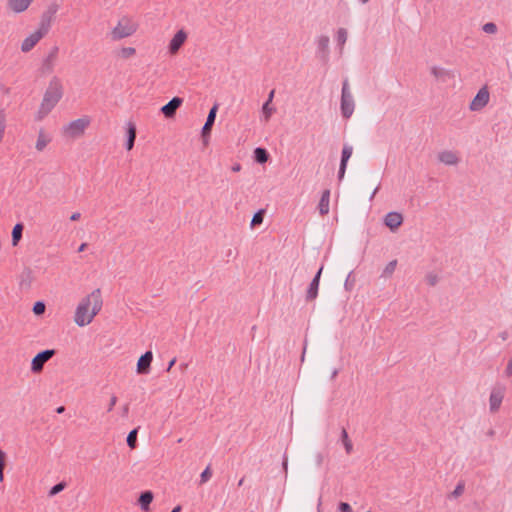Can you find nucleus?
<instances>
[{
  "label": "nucleus",
  "instance_id": "obj_1",
  "mask_svg": "<svg viewBox=\"0 0 512 512\" xmlns=\"http://www.w3.org/2000/svg\"><path fill=\"white\" fill-rule=\"evenodd\" d=\"M103 305L100 289L93 290L89 295L82 298L77 305L74 321L84 327L90 324L94 317L101 311Z\"/></svg>",
  "mask_w": 512,
  "mask_h": 512
},
{
  "label": "nucleus",
  "instance_id": "obj_2",
  "mask_svg": "<svg viewBox=\"0 0 512 512\" xmlns=\"http://www.w3.org/2000/svg\"><path fill=\"white\" fill-rule=\"evenodd\" d=\"M62 81L54 76L49 82L37 112V120L45 118L63 97Z\"/></svg>",
  "mask_w": 512,
  "mask_h": 512
},
{
  "label": "nucleus",
  "instance_id": "obj_3",
  "mask_svg": "<svg viewBox=\"0 0 512 512\" xmlns=\"http://www.w3.org/2000/svg\"><path fill=\"white\" fill-rule=\"evenodd\" d=\"M59 10V5L56 2L50 3L47 8L41 13L37 29L34 31V46L44 38L50 28L56 13Z\"/></svg>",
  "mask_w": 512,
  "mask_h": 512
},
{
  "label": "nucleus",
  "instance_id": "obj_4",
  "mask_svg": "<svg viewBox=\"0 0 512 512\" xmlns=\"http://www.w3.org/2000/svg\"><path fill=\"white\" fill-rule=\"evenodd\" d=\"M137 30L136 24L128 17H123L111 31V38L114 41L133 35Z\"/></svg>",
  "mask_w": 512,
  "mask_h": 512
},
{
  "label": "nucleus",
  "instance_id": "obj_5",
  "mask_svg": "<svg viewBox=\"0 0 512 512\" xmlns=\"http://www.w3.org/2000/svg\"><path fill=\"white\" fill-rule=\"evenodd\" d=\"M355 108L353 95L349 89V82L347 79L343 81L341 92L340 109L343 118L348 119L352 116Z\"/></svg>",
  "mask_w": 512,
  "mask_h": 512
},
{
  "label": "nucleus",
  "instance_id": "obj_6",
  "mask_svg": "<svg viewBox=\"0 0 512 512\" xmlns=\"http://www.w3.org/2000/svg\"><path fill=\"white\" fill-rule=\"evenodd\" d=\"M91 123L89 116H83L76 120L71 121L63 127V133L71 138H77L84 134L85 130Z\"/></svg>",
  "mask_w": 512,
  "mask_h": 512
},
{
  "label": "nucleus",
  "instance_id": "obj_7",
  "mask_svg": "<svg viewBox=\"0 0 512 512\" xmlns=\"http://www.w3.org/2000/svg\"><path fill=\"white\" fill-rule=\"evenodd\" d=\"M218 111V104H214L213 107L209 110L208 116L206 118V122L201 130V138L204 146L209 144L210 135L212 131V127L215 123L216 115Z\"/></svg>",
  "mask_w": 512,
  "mask_h": 512
},
{
  "label": "nucleus",
  "instance_id": "obj_8",
  "mask_svg": "<svg viewBox=\"0 0 512 512\" xmlns=\"http://www.w3.org/2000/svg\"><path fill=\"white\" fill-rule=\"evenodd\" d=\"M490 93L487 86H483L479 89L473 100L469 105L471 111L482 110L489 102Z\"/></svg>",
  "mask_w": 512,
  "mask_h": 512
},
{
  "label": "nucleus",
  "instance_id": "obj_9",
  "mask_svg": "<svg viewBox=\"0 0 512 512\" xmlns=\"http://www.w3.org/2000/svg\"><path fill=\"white\" fill-rule=\"evenodd\" d=\"M58 51V47L53 46L48 55L43 59L41 66L39 68V73L41 75H47L53 72L57 60Z\"/></svg>",
  "mask_w": 512,
  "mask_h": 512
},
{
  "label": "nucleus",
  "instance_id": "obj_10",
  "mask_svg": "<svg viewBox=\"0 0 512 512\" xmlns=\"http://www.w3.org/2000/svg\"><path fill=\"white\" fill-rule=\"evenodd\" d=\"M56 354L55 349H46L34 356V373H40L43 366Z\"/></svg>",
  "mask_w": 512,
  "mask_h": 512
},
{
  "label": "nucleus",
  "instance_id": "obj_11",
  "mask_svg": "<svg viewBox=\"0 0 512 512\" xmlns=\"http://www.w3.org/2000/svg\"><path fill=\"white\" fill-rule=\"evenodd\" d=\"M329 43L330 39L326 35H321L317 39L316 55L323 63H327L329 60Z\"/></svg>",
  "mask_w": 512,
  "mask_h": 512
},
{
  "label": "nucleus",
  "instance_id": "obj_12",
  "mask_svg": "<svg viewBox=\"0 0 512 512\" xmlns=\"http://www.w3.org/2000/svg\"><path fill=\"white\" fill-rule=\"evenodd\" d=\"M352 153H353V146L350 144H344L343 148H342V152H341V160H340V166H339V170H338L339 181H341L344 178V175H345V172L347 169V164H348L350 157L352 156Z\"/></svg>",
  "mask_w": 512,
  "mask_h": 512
},
{
  "label": "nucleus",
  "instance_id": "obj_13",
  "mask_svg": "<svg viewBox=\"0 0 512 512\" xmlns=\"http://www.w3.org/2000/svg\"><path fill=\"white\" fill-rule=\"evenodd\" d=\"M153 361V353L152 351H146L137 362V373L141 375H146L150 372L151 363Z\"/></svg>",
  "mask_w": 512,
  "mask_h": 512
},
{
  "label": "nucleus",
  "instance_id": "obj_14",
  "mask_svg": "<svg viewBox=\"0 0 512 512\" xmlns=\"http://www.w3.org/2000/svg\"><path fill=\"white\" fill-rule=\"evenodd\" d=\"M183 99L180 97H173L167 104L161 107L160 111L166 118H172L177 109L182 105Z\"/></svg>",
  "mask_w": 512,
  "mask_h": 512
},
{
  "label": "nucleus",
  "instance_id": "obj_15",
  "mask_svg": "<svg viewBox=\"0 0 512 512\" xmlns=\"http://www.w3.org/2000/svg\"><path fill=\"white\" fill-rule=\"evenodd\" d=\"M322 271H323V266H321L319 268V270L315 274L314 278L312 279L311 283L309 284V287H308L307 293H306L307 301H312V300L316 299V297L318 295V289H319V283H320Z\"/></svg>",
  "mask_w": 512,
  "mask_h": 512
},
{
  "label": "nucleus",
  "instance_id": "obj_16",
  "mask_svg": "<svg viewBox=\"0 0 512 512\" xmlns=\"http://www.w3.org/2000/svg\"><path fill=\"white\" fill-rule=\"evenodd\" d=\"M504 398V390L502 388H494L489 398L490 411L495 413L499 410Z\"/></svg>",
  "mask_w": 512,
  "mask_h": 512
},
{
  "label": "nucleus",
  "instance_id": "obj_17",
  "mask_svg": "<svg viewBox=\"0 0 512 512\" xmlns=\"http://www.w3.org/2000/svg\"><path fill=\"white\" fill-rule=\"evenodd\" d=\"M187 39V34L183 30H179L171 39L169 43V52L176 54Z\"/></svg>",
  "mask_w": 512,
  "mask_h": 512
},
{
  "label": "nucleus",
  "instance_id": "obj_18",
  "mask_svg": "<svg viewBox=\"0 0 512 512\" xmlns=\"http://www.w3.org/2000/svg\"><path fill=\"white\" fill-rule=\"evenodd\" d=\"M403 222V217L398 212H389L384 219V223L387 227H389L392 231L396 230L401 226Z\"/></svg>",
  "mask_w": 512,
  "mask_h": 512
},
{
  "label": "nucleus",
  "instance_id": "obj_19",
  "mask_svg": "<svg viewBox=\"0 0 512 512\" xmlns=\"http://www.w3.org/2000/svg\"><path fill=\"white\" fill-rule=\"evenodd\" d=\"M274 95H275V90L273 89L270 91L267 100L264 102V104L262 106V114H263L266 122L269 121L272 114L275 112V108L273 106H271Z\"/></svg>",
  "mask_w": 512,
  "mask_h": 512
},
{
  "label": "nucleus",
  "instance_id": "obj_20",
  "mask_svg": "<svg viewBox=\"0 0 512 512\" xmlns=\"http://www.w3.org/2000/svg\"><path fill=\"white\" fill-rule=\"evenodd\" d=\"M438 159L446 165H456L459 162L457 154L451 150H445L439 153Z\"/></svg>",
  "mask_w": 512,
  "mask_h": 512
},
{
  "label": "nucleus",
  "instance_id": "obj_21",
  "mask_svg": "<svg viewBox=\"0 0 512 512\" xmlns=\"http://www.w3.org/2000/svg\"><path fill=\"white\" fill-rule=\"evenodd\" d=\"M329 203H330V190L326 189L322 192L319 204H318V210L319 213L324 216L329 213Z\"/></svg>",
  "mask_w": 512,
  "mask_h": 512
},
{
  "label": "nucleus",
  "instance_id": "obj_22",
  "mask_svg": "<svg viewBox=\"0 0 512 512\" xmlns=\"http://www.w3.org/2000/svg\"><path fill=\"white\" fill-rule=\"evenodd\" d=\"M32 0H8V7L15 13H21L25 11Z\"/></svg>",
  "mask_w": 512,
  "mask_h": 512
},
{
  "label": "nucleus",
  "instance_id": "obj_23",
  "mask_svg": "<svg viewBox=\"0 0 512 512\" xmlns=\"http://www.w3.org/2000/svg\"><path fill=\"white\" fill-rule=\"evenodd\" d=\"M153 501V493L149 490L144 491L140 494L138 503L142 510L148 511L151 502Z\"/></svg>",
  "mask_w": 512,
  "mask_h": 512
},
{
  "label": "nucleus",
  "instance_id": "obj_24",
  "mask_svg": "<svg viewBox=\"0 0 512 512\" xmlns=\"http://www.w3.org/2000/svg\"><path fill=\"white\" fill-rule=\"evenodd\" d=\"M136 139V126L134 123L129 122L127 128V141H126V149L131 150L134 147Z\"/></svg>",
  "mask_w": 512,
  "mask_h": 512
},
{
  "label": "nucleus",
  "instance_id": "obj_25",
  "mask_svg": "<svg viewBox=\"0 0 512 512\" xmlns=\"http://www.w3.org/2000/svg\"><path fill=\"white\" fill-rule=\"evenodd\" d=\"M254 159L259 164H264L269 159V153L265 148L257 147L254 150Z\"/></svg>",
  "mask_w": 512,
  "mask_h": 512
},
{
  "label": "nucleus",
  "instance_id": "obj_26",
  "mask_svg": "<svg viewBox=\"0 0 512 512\" xmlns=\"http://www.w3.org/2000/svg\"><path fill=\"white\" fill-rule=\"evenodd\" d=\"M24 225L22 223H17L12 230V245L17 246L19 241L22 238Z\"/></svg>",
  "mask_w": 512,
  "mask_h": 512
},
{
  "label": "nucleus",
  "instance_id": "obj_27",
  "mask_svg": "<svg viewBox=\"0 0 512 512\" xmlns=\"http://www.w3.org/2000/svg\"><path fill=\"white\" fill-rule=\"evenodd\" d=\"M32 283L31 272L26 270L21 275L20 288L22 290H29Z\"/></svg>",
  "mask_w": 512,
  "mask_h": 512
},
{
  "label": "nucleus",
  "instance_id": "obj_28",
  "mask_svg": "<svg viewBox=\"0 0 512 512\" xmlns=\"http://www.w3.org/2000/svg\"><path fill=\"white\" fill-rule=\"evenodd\" d=\"M431 74L435 76L437 79L446 80V78L451 77L450 71L439 68V67H432L431 68Z\"/></svg>",
  "mask_w": 512,
  "mask_h": 512
},
{
  "label": "nucleus",
  "instance_id": "obj_29",
  "mask_svg": "<svg viewBox=\"0 0 512 512\" xmlns=\"http://www.w3.org/2000/svg\"><path fill=\"white\" fill-rule=\"evenodd\" d=\"M341 440H342L343 445L345 447L346 453L350 454L352 452V450H353V445H352V442L350 441V439L348 437V433H347L345 428L342 429Z\"/></svg>",
  "mask_w": 512,
  "mask_h": 512
},
{
  "label": "nucleus",
  "instance_id": "obj_30",
  "mask_svg": "<svg viewBox=\"0 0 512 512\" xmlns=\"http://www.w3.org/2000/svg\"><path fill=\"white\" fill-rule=\"evenodd\" d=\"M265 211L263 209L258 210L252 217L251 227L254 228L262 224L264 220Z\"/></svg>",
  "mask_w": 512,
  "mask_h": 512
},
{
  "label": "nucleus",
  "instance_id": "obj_31",
  "mask_svg": "<svg viewBox=\"0 0 512 512\" xmlns=\"http://www.w3.org/2000/svg\"><path fill=\"white\" fill-rule=\"evenodd\" d=\"M139 428H135L131 430L127 436V445L131 449H135L137 446V435H138Z\"/></svg>",
  "mask_w": 512,
  "mask_h": 512
},
{
  "label": "nucleus",
  "instance_id": "obj_32",
  "mask_svg": "<svg viewBox=\"0 0 512 512\" xmlns=\"http://www.w3.org/2000/svg\"><path fill=\"white\" fill-rule=\"evenodd\" d=\"M347 30L345 28H339L337 31L336 41L340 49L343 48L347 41Z\"/></svg>",
  "mask_w": 512,
  "mask_h": 512
},
{
  "label": "nucleus",
  "instance_id": "obj_33",
  "mask_svg": "<svg viewBox=\"0 0 512 512\" xmlns=\"http://www.w3.org/2000/svg\"><path fill=\"white\" fill-rule=\"evenodd\" d=\"M50 140L51 138L41 131L37 139L36 148L38 150H43L46 147V145L50 142Z\"/></svg>",
  "mask_w": 512,
  "mask_h": 512
},
{
  "label": "nucleus",
  "instance_id": "obj_34",
  "mask_svg": "<svg viewBox=\"0 0 512 512\" xmlns=\"http://www.w3.org/2000/svg\"><path fill=\"white\" fill-rule=\"evenodd\" d=\"M396 266H397V260L390 261L384 268L382 276H384V277L391 276L394 273Z\"/></svg>",
  "mask_w": 512,
  "mask_h": 512
},
{
  "label": "nucleus",
  "instance_id": "obj_35",
  "mask_svg": "<svg viewBox=\"0 0 512 512\" xmlns=\"http://www.w3.org/2000/svg\"><path fill=\"white\" fill-rule=\"evenodd\" d=\"M6 453L0 448V482L4 479V468L6 466Z\"/></svg>",
  "mask_w": 512,
  "mask_h": 512
},
{
  "label": "nucleus",
  "instance_id": "obj_36",
  "mask_svg": "<svg viewBox=\"0 0 512 512\" xmlns=\"http://www.w3.org/2000/svg\"><path fill=\"white\" fill-rule=\"evenodd\" d=\"M482 30L487 34H495L498 31L497 25L493 22L485 23Z\"/></svg>",
  "mask_w": 512,
  "mask_h": 512
},
{
  "label": "nucleus",
  "instance_id": "obj_37",
  "mask_svg": "<svg viewBox=\"0 0 512 512\" xmlns=\"http://www.w3.org/2000/svg\"><path fill=\"white\" fill-rule=\"evenodd\" d=\"M45 309H46V305L43 301L34 302V315L44 314Z\"/></svg>",
  "mask_w": 512,
  "mask_h": 512
},
{
  "label": "nucleus",
  "instance_id": "obj_38",
  "mask_svg": "<svg viewBox=\"0 0 512 512\" xmlns=\"http://www.w3.org/2000/svg\"><path fill=\"white\" fill-rule=\"evenodd\" d=\"M66 487V483L65 482H59L57 484H55L49 491V495L50 496H54L58 493H60L62 490H64Z\"/></svg>",
  "mask_w": 512,
  "mask_h": 512
},
{
  "label": "nucleus",
  "instance_id": "obj_39",
  "mask_svg": "<svg viewBox=\"0 0 512 512\" xmlns=\"http://www.w3.org/2000/svg\"><path fill=\"white\" fill-rule=\"evenodd\" d=\"M464 489H465V484L463 481H460L455 489L453 490V492L451 493V497H454V498H457L459 496H461L464 492Z\"/></svg>",
  "mask_w": 512,
  "mask_h": 512
},
{
  "label": "nucleus",
  "instance_id": "obj_40",
  "mask_svg": "<svg viewBox=\"0 0 512 512\" xmlns=\"http://www.w3.org/2000/svg\"><path fill=\"white\" fill-rule=\"evenodd\" d=\"M21 50H22L23 52H29V51H31V50H32V35L27 36V37L24 39V41H23V43H22V45H21Z\"/></svg>",
  "mask_w": 512,
  "mask_h": 512
},
{
  "label": "nucleus",
  "instance_id": "obj_41",
  "mask_svg": "<svg viewBox=\"0 0 512 512\" xmlns=\"http://www.w3.org/2000/svg\"><path fill=\"white\" fill-rule=\"evenodd\" d=\"M212 477V471L210 467H206L200 475L201 483H206Z\"/></svg>",
  "mask_w": 512,
  "mask_h": 512
},
{
  "label": "nucleus",
  "instance_id": "obj_42",
  "mask_svg": "<svg viewBox=\"0 0 512 512\" xmlns=\"http://www.w3.org/2000/svg\"><path fill=\"white\" fill-rule=\"evenodd\" d=\"M135 53H136V50L133 47H125V48H122V50H121V54L124 58H129V57L133 56Z\"/></svg>",
  "mask_w": 512,
  "mask_h": 512
},
{
  "label": "nucleus",
  "instance_id": "obj_43",
  "mask_svg": "<svg viewBox=\"0 0 512 512\" xmlns=\"http://www.w3.org/2000/svg\"><path fill=\"white\" fill-rule=\"evenodd\" d=\"M339 511L340 512H353V509H352V507L348 503L341 502L339 504Z\"/></svg>",
  "mask_w": 512,
  "mask_h": 512
},
{
  "label": "nucleus",
  "instance_id": "obj_44",
  "mask_svg": "<svg viewBox=\"0 0 512 512\" xmlns=\"http://www.w3.org/2000/svg\"><path fill=\"white\" fill-rule=\"evenodd\" d=\"M427 282L431 286H435L438 282V277L435 274H429L427 275Z\"/></svg>",
  "mask_w": 512,
  "mask_h": 512
},
{
  "label": "nucleus",
  "instance_id": "obj_45",
  "mask_svg": "<svg viewBox=\"0 0 512 512\" xmlns=\"http://www.w3.org/2000/svg\"><path fill=\"white\" fill-rule=\"evenodd\" d=\"M117 403V397L115 395H113L111 398H110V402H109V405H108V409L107 411L110 412L113 410L114 406L116 405Z\"/></svg>",
  "mask_w": 512,
  "mask_h": 512
},
{
  "label": "nucleus",
  "instance_id": "obj_46",
  "mask_svg": "<svg viewBox=\"0 0 512 512\" xmlns=\"http://www.w3.org/2000/svg\"><path fill=\"white\" fill-rule=\"evenodd\" d=\"M315 461H316V464L317 466H321L323 461H324V456L322 453H317L316 456H315Z\"/></svg>",
  "mask_w": 512,
  "mask_h": 512
},
{
  "label": "nucleus",
  "instance_id": "obj_47",
  "mask_svg": "<svg viewBox=\"0 0 512 512\" xmlns=\"http://www.w3.org/2000/svg\"><path fill=\"white\" fill-rule=\"evenodd\" d=\"M505 373L507 376H511L512 375V359L509 360L508 364H507V367H506V370H505Z\"/></svg>",
  "mask_w": 512,
  "mask_h": 512
},
{
  "label": "nucleus",
  "instance_id": "obj_48",
  "mask_svg": "<svg viewBox=\"0 0 512 512\" xmlns=\"http://www.w3.org/2000/svg\"><path fill=\"white\" fill-rule=\"evenodd\" d=\"M128 413H129V404H125V405L122 407V416H123V417H127V416H128Z\"/></svg>",
  "mask_w": 512,
  "mask_h": 512
},
{
  "label": "nucleus",
  "instance_id": "obj_49",
  "mask_svg": "<svg viewBox=\"0 0 512 512\" xmlns=\"http://www.w3.org/2000/svg\"><path fill=\"white\" fill-rule=\"evenodd\" d=\"M81 217V214L79 212H75L73 213L71 216H70V220L71 221H77L79 220Z\"/></svg>",
  "mask_w": 512,
  "mask_h": 512
},
{
  "label": "nucleus",
  "instance_id": "obj_50",
  "mask_svg": "<svg viewBox=\"0 0 512 512\" xmlns=\"http://www.w3.org/2000/svg\"><path fill=\"white\" fill-rule=\"evenodd\" d=\"M231 169L233 172H239L241 170V165L239 163H236L232 166Z\"/></svg>",
  "mask_w": 512,
  "mask_h": 512
},
{
  "label": "nucleus",
  "instance_id": "obj_51",
  "mask_svg": "<svg viewBox=\"0 0 512 512\" xmlns=\"http://www.w3.org/2000/svg\"><path fill=\"white\" fill-rule=\"evenodd\" d=\"M175 363H176V358H173V359L169 362V364H168L167 371H170V370H171V368L175 365Z\"/></svg>",
  "mask_w": 512,
  "mask_h": 512
},
{
  "label": "nucleus",
  "instance_id": "obj_52",
  "mask_svg": "<svg viewBox=\"0 0 512 512\" xmlns=\"http://www.w3.org/2000/svg\"><path fill=\"white\" fill-rule=\"evenodd\" d=\"M87 244L86 243H82L79 248H78V252H83L86 248Z\"/></svg>",
  "mask_w": 512,
  "mask_h": 512
},
{
  "label": "nucleus",
  "instance_id": "obj_53",
  "mask_svg": "<svg viewBox=\"0 0 512 512\" xmlns=\"http://www.w3.org/2000/svg\"><path fill=\"white\" fill-rule=\"evenodd\" d=\"M65 411V407L64 406H59L57 409H56V412L57 413H63Z\"/></svg>",
  "mask_w": 512,
  "mask_h": 512
},
{
  "label": "nucleus",
  "instance_id": "obj_54",
  "mask_svg": "<svg viewBox=\"0 0 512 512\" xmlns=\"http://www.w3.org/2000/svg\"><path fill=\"white\" fill-rule=\"evenodd\" d=\"M181 510H182L181 506H180V505H177L176 507H174V508L172 509V511H171V512H181Z\"/></svg>",
  "mask_w": 512,
  "mask_h": 512
},
{
  "label": "nucleus",
  "instance_id": "obj_55",
  "mask_svg": "<svg viewBox=\"0 0 512 512\" xmlns=\"http://www.w3.org/2000/svg\"><path fill=\"white\" fill-rule=\"evenodd\" d=\"M244 479H245V478H244V477H242V478L239 480V482H238V486H242V485H243V483H244Z\"/></svg>",
  "mask_w": 512,
  "mask_h": 512
},
{
  "label": "nucleus",
  "instance_id": "obj_56",
  "mask_svg": "<svg viewBox=\"0 0 512 512\" xmlns=\"http://www.w3.org/2000/svg\"><path fill=\"white\" fill-rule=\"evenodd\" d=\"M488 435H489V436H493V435H494V430H492V429H491V430H489Z\"/></svg>",
  "mask_w": 512,
  "mask_h": 512
},
{
  "label": "nucleus",
  "instance_id": "obj_57",
  "mask_svg": "<svg viewBox=\"0 0 512 512\" xmlns=\"http://www.w3.org/2000/svg\"><path fill=\"white\" fill-rule=\"evenodd\" d=\"M348 285H350V282H348V279L345 282V287L348 288Z\"/></svg>",
  "mask_w": 512,
  "mask_h": 512
},
{
  "label": "nucleus",
  "instance_id": "obj_58",
  "mask_svg": "<svg viewBox=\"0 0 512 512\" xmlns=\"http://www.w3.org/2000/svg\"><path fill=\"white\" fill-rule=\"evenodd\" d=\"M348 285H350V282H348V279L345 282V287L348 288Z\"/></svg>",
  "mask_w": 512,
  "mask_h": 512
},
{
  "label": "nucleus",
  "instance_id": "obj_59",
  "mask_svg": "<svg viewBox=\"0 0 512 512\" xmlns=\"http://www.w3.org/2000/svg\"><path fill=\"white\" fill-rule=\"evenodd\" d=\"M360 2H362L363 4L367 3L369 0H359Z\"/></svg>",
  "mask_w": 512,
  "mask_h": 512
},
{
  "label": "nucleus",
  "instance_id": "obj_60",
  "mask_svg": "<svg viewBox=\"0 0 512 512\" xmlns=\"http://www.w3.org/2000/svg\"><path fill=\"white\" fill-rule=\"evenodd\" d=\"M227 256H232V251H231V250H229V252H228V255H227Z\"/></svg>",
  "mask_w": 512,
  "mask_h": 512
}]
</instances>
